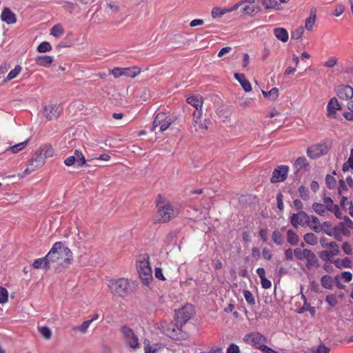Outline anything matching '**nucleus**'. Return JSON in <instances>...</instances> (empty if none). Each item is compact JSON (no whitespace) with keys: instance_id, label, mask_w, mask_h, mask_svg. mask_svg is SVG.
Wrapping results in <instances>:
<instances>
[{"instance_id":"f257e3e1","label":"nucleus","mask_w":353,"mask_h":353,"mask_svg":"<svg viewBox=\"0 0 353 353\" xmlns=\"http://www.w3.org/2000/svg\"><path fill=\"white\" fill-rule=\"evenodd\" d=\"M157 211L155 221L159 223H166L175 219L179 214V208L172 206L168 199L161 194H158L155 201Z\"/></svg>"},{"instance_id":"f03ea898","label":"nucleus","mask_w":353,"mask_h":353,"mask_svg":"<svg viewBox=\"0 0 353 353\" xmlns=\"http://www.w3.org/2000/svg\"><path fill=\"white\" fill-rule=\"evenodd\" d=\"M150 256L148 254H139L136 261V268L139 274V277L145 285L151 283L152 277V271L150 265Z\"/></svg>"},{"instance_id":"7ed1b4c3","label":"nucleus","mask_w":353,"mask_h":353,"mask_svg":"<svg viewBox=\"0 0 353 353\" xmlns=\"http://www.w3.org/2000/svg\"><path fill=\"white\" fill-rule=\"evenodd\" d=\"M108 288L114 296L125 297L130 294L131 285L128 279H111L108 281Z\"/></svg>"},{"instance_id":"20e7f679","label":"nucleus","mask_w":353,"mask_h":353,"mask_svg":"<svg viewBox=\"0 0 353 353\" xmlns=\"http://www.w3.org/2000/svg\"><path fill=\"white\" fill-rule=\"evenodd\" d=\"M332 141L325 140L320 143L310 145L307 149V157L317 159L327 154L332 145Z\"/></svg>"},{"instance_id":"39448f33","label":"nucleus","mask_w":353,"mask_h":353,"mask_svg":"<svg viewBox=\"0 0 353 353\" xmlns=\"http://www.w3.org/2000/svg\"><path fill=\"white\" fill-rule=\"evenodd\" d=\"M61 250H63V252ZM62 252H64L66 255L72 254L70 248H63V244L60 241H57L54 244L48 254H46L48 265L50 266V263H59Z\"/></svg>"},{"instance_id":"423d86ee","label":"nucleus","mask_w":353,"mask_h":353,"mask_svg":"<svg viewBox=\"0 0 353 353\" xmlns=\"http://www.w3.org/2000/svg\"><path fill=\"white\" fill-rule=\"evenodd\" d=\"M121 332L123 336L125 345L133 350L139 348L140 342L139 337L135 332H133L132 328L128 327V325H123L121 328Z\"/></svg>"},{"instance_id":"0eeeda50","label":"nucleus","mask_w":353,"mask_h":353,"mask_svg":"<svg viewBox=\"0 0 353 353\" xmlns=\"http://www.w3.org/2000/svg\"><path fill=\"white\" fill-rule=\"evenodd\" d=\"M173 120L168 117L166 114L162 113V112H159L155 115L153 120L152 131H154L155 128L159 126L160 132H163L167 130L169 127L171 126Z\"/></svg>"},{"instance_id":"6e6552de","label":"nucleus","mask_w":353,"mask_h":353,"mask_svg":"<svg viewBox=\"0 0 353 353\" xmlns=\"http://www.w3.org/2000/svg\"><path fill=\"white\" fill-rule=\"evenodd\" d=\"M243 340L247 344L254 346L260 350L263 349V345L266 341L265 336L259 332L248 333L244 336Z\"/></svg>"},{"instance_id":"1a4fd4ad","label":"nucleus","mask_w":353,"mask_h":353,"mask_svg":"<svg viewBox=\"0 0 353 353\" xmlns=\"http://www.w3.org/2000/svg\"><path fill=\"white\" fill-rule=\"evenodd\" d=\"M141 73L140 68L138 66H132V68H114L111 70V74L115 78L120 77H127L130 78H134L137 75Z\"/></svg>"},{"instance_id":"9d476101","label":"nucleus","mask_w":353,"mask_h":353,"mask_svg":"<svg viewBox=\"0 0 353 353\" xmlns=\"http://www.w3.org/2000/svg\"><path fill=\"white\" fill-rule=\"evenodd\" d=\"M194 313V307L192 304H185L175 313V319L178 323L185 324L191 319Z\"/></svg>"},{"instance_id":"9b49d317","label":"nucleus","mask_w":353,"mask_h":353,"mask_svg":"<svg viewBox=\"0 0 353 353\" xmlns=\"http://www.w3.org/2000/svg\"><path fill=\"white\" fill-rule=\"evenodd\" d=\"M208 120L203 121V110H195L192 113V125L197 132H205L208 129Z\"/></svg>"},{"instance_id":"f8f14e48","label":"nucleus","mask_w":353,"mask_h":353,"mask_svg":"<svg viewBox=\"0 0 353 353\" xmlns=\"http://www.w3.org/2000/svg\"><path fill=\"white\" fill-rule=\"evenodd\" d=\"M290 171V167L287 165H280L272 171V176L270 179L272 183L283 182L286 179Z\"/></svg>"},{"instance_id":"ddd939ff","label":"nucleus","mask_w":353,"mask_h":353,"mask_svg":"<svg viewBox=\"0 0 353 353\" xmlns=\"http://www.w3.org/2000/svg\"><path fill=\"white\" fill-rule=\"evenodd\" d=\"M44 164L45 157L41 156L39 150L34 157H32L31 161L29 162V164L25 169L24 172L26 174H30L32 171H34V170L38 169V168L41 167Z\"/></svg>"},{"instance_id":"4468645a","label":"nucleus","mask_w":353,"mask_h":353,"mask_svg":"<svg viewBox=\"0 0 353 353\" xmlns=\"http://www.w3.org/2000/svg\"><path fill=\"white\" fill-rule=\"evenodd\" d=\"M63 112V108L58 105H49L44 108L43 114L48 120L57 119Z\"/></svg>"},{"instance_id":"2eb2a0df","label":"nucleus","mask_w":353,"mask_h":353,"mask_svg":"<svg viewBox=\"0 0 353 353\" xmlns=\"http://www.w3.org/2000/svg\"><path fill=\"white\" fill-rule=\"evenodd\" d=\"M325 234L328 236H334L337 241H342L343 236H349L350 232H347V228H344L341 222L334 227L332 230L325 231Z\"/></svg>"},{"instance_id":"dca6fc26","label":"nucleus","mask_w":353,"mask_h":353,"mask_svg":"<svg viewBox=\"0 0 353 353\" xmlns=\"http://www.w3.org/2000/svg\"><path fill=\"white\" fill-rule=\"evenodd\" d=\"M323 203L325 204V208L327 210L334 213V214L335 215V216L337 219H342L343 212H342L341 210L340 209L339 206L333 202V200L332 198L324 197Z\"/></svg>"},{"instance_id":"f3484780","label":"nucleus","mask_w":353,"mask_h":353,"mask_svg":"<svg viewBox=\"0 0 353 353\" xmlns=\"http://www.w3.org/2000/svg\"><path fill=\"white\" fill-rule=\"evenodd\" d=\"M330 250L327 251V250H325V251H321L318 253L319 258L321 261H330L332 262L334 261L333 257L335 255H337L340 253V249L339 245L336 243L335 248H329Z\"/></svg>"},{"instance_id":"a211bd4d","label":"nucleus","mask_w":353,"mask_h":353,"mask_svg":"<svg viewBox=\"0 0 353 353\" xmlns=\"http://www.w3.org/2000/svg\"><path fill=\"white\" fill-rule=\"evenodd\" d=\"M341 108V104L339 103L338 99L335 97H332L329 101L327 105V116L329 118L336 119V110H339Z\"/></svg>"},{"instance_id":"6ab92c4d","label":"nucleus","mask_w":353,"mask_h":353,"mask_svg":"<svg viewBox=\"0 0 353 353\" xmlns=\"http://www.w3.org/2000/svg\"><path fill=\"white\" fill-rule=\"evenodd\" d=\"M182 325H179L176 324H170L167 328L166 334L168 336L174 339V340H179L183 337V333L182 332Z\"/></svg>"},{"instance_id":"aec40b11","label":"nucleus","mask_w":353,"mask_h":353,"mask_svg":"<svg viewBox=\"0 0 353 353\" xmlns=\"http://www.w3.org/2000/svg\"><path fill=\"white\" fill-rule=\"evenodd\" d=\"M337 95L340 99L348 100L353 97V88L350 85H339L337 90Z\"/></svg>"},{"instance_id":"412c9836","label":"nucleus","mask_w":353,"mask_h":353,"mask_svg":"<svg viewBox=\"0 0 353 353\" xmlns=\"http://www.w3.org/2000/svg\"><path fill=\"white\" fill-rule=\"evenodd\" d=\"M1 19L3 22L7 23L8 24H12L17 22L15 14H14L10 9L8 8V7L3 9L1 14Z\"/></svg>"},{"instance_id":"4be33fe9","label":"nucleus","mask_w":353,"mask_h":353,"mask_svg":"<svg viewBox=\"0 0 353 353\" xmlns=\"http://www.w3.org/2000/svg\"><path fill=\"white\" fill-rule=\"evenodd\" d=\"M187 103L196 108V110H203V98L201 95H192L186 99Z\"/></svg>"},{"instance_id":"5701e85b","label":"nucleus","mask_w":353,"mask_h":353,"mask_svg":"<svg viewBox=\"0 0 353 353\" xmlns=\"http://www.w3.org/2000/svg\"><path fill=\"white\" fill-rule=\"evenodd\" d=\"M308 217L306 212L301 211L297 214H294L290 217V223L294 228H297L298 225H302L303 221Z\"/></svg>"},{"instance_id":"b1692460","label":"nucleus","mask_w":353,"mask_h":353,"mask_svg":"<svg viewBox=\"0 0 353 353\" xmlns=\"http://www.w3.org/2000/svg\"><path fill=\"white\" fill-rule=\"evenodd\" d=\"M273 34L276 39L283 43H287L289 39V34L286 28H275L273 29Z\"/></svg>"},{"instance_id":"393cba45","label":"nucleus","mask_w":353,"mask_h":353,"mask_svg":"<svg viewBox=\"0 0 353 353\" xmlns=\"http://www.w3.org/2000/svg\"><path fill=\"white\" fill-rule=\"evenodd\" d=\"M305 259L307 261L305 265L307 269H311L312 267L318 268L319 266L318 259L315 253L312 252L311 250L307 249Z\"/></svg>"},{"instance_id":"a878e982","label":"nucleus","mask_w":353,"mask_h":353,"mask_svg":"<svg viewBox=\"0 0 353 353\" xmlns=\"http://www.w3.org/2000/svg\"><path fill=\"white\" fill-rule=\"evenodd\" d=\"M234 78L239 81L242 86L243 89L245 92H250L252 90V85L246 79L244 74L242 73H234Z\"/></svg>"},{"instance_id":"bb28decb","label":"nucleus","mask_w":353,"mask_h":353,"mask_svg":"<svg viewBox=\"0 0 353 353\" xmlns=\"http://www.w3.org/2000/svg\"><path fill=\"white\" fill-rule=\"evenodd\" d=\"M316 13L317 10L315 7H312L310 9V16L306 19L305 23V28L307 30H312V28L314 27L316 19Z\"/></svg>"},{"instance_id":"cd10ccee","label":"nucleus","mask_w":353,"mask_h":353,"mask_svg":"<svg viewBox=\"0 0 353 353\" xmlns=\"http://www.w3.org/2000/svg\"><path fill=\"white\" fill-rule=\"evenodd\" d=\"M306 221L307 223V226L315 232H319L321 231V225L320 224L317 216H312L310 219L307 216V220Z\"/></svg>"},{"instance_id":"c85d7f7f","label":"nucleus","mask_w":353,"mask_h":353,"mask_svg":"<svg viewBox=\"0 0 353 353\" xmlns=\"http://www.w3.org/2000/svg\"><path fill=\"white\" fill-rule=\"evenodd\" d=\"M265 10H277L282 9L279 2L276 0H259Z\"/></svg>"},{"instance_id":"c756f323","label":"nucleus","mask_w":353,"mask_h":353,"mask_svg":"<svg viewBox=\"0 0 353 353\" xmlns=\"http://www.w3.org/2000/svg\"><path fill=\"white\" fill-rule=\"evenodd\" d=\"M52 61L53 57L52 56L43 55L35 58L36 64L41 66L48 67L52 64Z\"/></svg>"},{"instance_id":"7c9ffc66","label":"nucleus","mask_w":353,"mask_h":353,"mask_svg":"<svg viewBox=\"0 0 353 353\" xmlns=\"http://www.w3.org/2000/svg\"><path fill=\"white\" fill-rule=\"evenodd\" d=\"M309 165L310 164L306 157H299L294 163V168L296 169V171H299L303 169H307Z\"/></svg>"},{"instance_id":"2f4dec72","label":"nucleus","mask_w":353,"mask_h":353,"mask_svg":"<svg viewBox=\"0 0 353 353\" xmlns=\"http://www.w3.org/2000/svg\"><path fill=\"white\" fill-rule=\"evenodd\" d=\"M332 263L339 269H343V268H352V262L348 257L343 258L342 260H341L340 258L335 259Z\"/></svg>"},{"instance_id":"473e14b6","label":"nucleus","mask_w":353,"mask_h":353,"mask_svg":"<svg viewBox=\"0 0 353 353\" xmlns=\"http://www.w3.org/2000/svg\"><path fill=\"white\" fill-rule=\"evenodd\" d=\"M32 267L34 269L48 270L49 269V264H48L47 256H46L45 257H41V258L37 259L34 261V263L32 264Z\"/></svg>"},{"instance_id":"72a5a7b5","label":"nucleus","mask_w":353,"mask_h":353,"mask_svg":"<svg viewBox=\"0 0 353 353\" xmlns=\"http://www.w3.org/2000/svg\"><path fill=\"white\" fill-rule=\"evenodd\" d=\"M287 241L292 245H296L299 241V237L294 231L290 229L286 232Z\"/></svg>"},{"instance_id":"f704fd0d","label":"nucleus","mask_w":353,"mask_h":353,"mask_svg":"<svg viewBox=\"0 0 353 353\" xmlns=\"http://www.w3.org/2000/svg\"><path fill=\"white\" fill-rule=\"evenodd\" d=\"M243 13L247 15H255L261 11L258 6L245 5L242 8Z\"/></svg>"},{"instance_id":"c9c22d12","label":"nucleus","mask_w":353,"mask_h":353,"mask_svg":"<svg viewBox=\"0 0 353 353\" xmlns=\"http://www.w3.org/2000/svg\"><path fill=\"white\" fill-rule=\"evenodd\" d=\"M39 152L41 154V156L45 157V161L46 158L53 157L54 150L52 145H43L40 148Z\"/></svg>"},{"instance_id":"e433bc0d","label":"nucleus","mask_w":353,"mask_h":353,"mask_svg":"<svg viewBox=\"0 0 353 353\" xmlns=\"http://www.w3.org/2000/svg\"><path fill=\"white\" fill-rule=\"evenodd\" d=\"M21 72V67L19 65H15L14 68L10 70L6 77L4 79V82H8L11 81V79H14Z\"/></svg>"},{"instance_id":"4c0bfd02","label":"nucleus","mask_w":353,"mask_h":353,"mask_svg":"<svg viewBox=\"0 0 353 353\" xmlns=\"http://www.w3.org/2000/svg\"><path fill=\"white\" fill-rule=\"evenodd\" d=\"M321 286L327 289H332L334 279L329 274L323 275L321 279Z\"/></svg>"},{"instance_id":"58836bf2","label":"nucleus","mask_w":353,"mask_h":353,"mask_svg":"<svg viewBox=\"0 0 353 353\" xmlns=\"http://www.w3.org/2000/svg\"><path fill=\"white\" fill-rule=\"evenodd\" d=\"M28 143V140H26L24 141H21L19 143L15 144L14 145H11L10 147L7 148V152H10L12 153H17L20 152V150L24 149Z\"/></svg>"},{"instance_id":"ea45409f","label":"nucleus","mask_w":353,"mask_h":353,"mask_svg":"<svg viewBox=\"0 0 353 353\" xmlns=\"http://www.w3.org/2000/svg\"><path fill=\"white\" fill-rule=\"evenodd\" d=\"M305 242L311 245L318 244V237L312 232H307L303 236Z\"/></svg>"},{"instance_id":"a19ab883","label":"nucleus","mask_w":353,"mask_h":353,"mask_svg":"<svg viewBox=\"0 0 353 353\" xmlns=\"http://www.w3.org/2000/svg\"><path fill=\"white\" fill-rule=\"evenodd\" d=\"M74 154L76 155V162L78 167H82L86 165V160L80 150H74Z\"/></svg>"},{"instance_id":"79ce46f5","label":"nucleus","mask_w":353,"mask_h":353,"mask_svg":"<svg viewBox=\"0 0 353 353\" xmlns=\"http://www.w3.org/2000/svg\"><path fill=\"white\" fill-rule=\"evenodd\" d=\"M63 28L60 23L55 24L50 30V34L55 37H59L61 35H63Z\"/></svg>"},{"instance_id":"37998d69","label":"nucleus","mask_w":353,"mask_h":353,"mask_svg":"<svg viewBox=\"0 0 353 353\" xmlns=\"http://www.w3.org/2000/svg\"><path fill=\"white\" fill-rule=\"evenodd\" d=\"M349 169H353V148L350 150L348 160L342 166V170L344 172L349 170Z\"/></svg>"},{"instance_id":"c03bdc74","label":"nucleus","mask_w":353,"mask_h":353,"mask_svg":"<svg viewBox=\"0 0 353 353\" xmlns=\"http://www.w3.org/2000/svg\"><path fill=\"white\" fill-rule=\"evenodd\" d=\"M228 13L227 8L221 9L220 7H213L212 9L211 14L213 19L217 18V17H222L225 14Z\"/></svg>"},{"instance_id":"a18cd8bd","label":"nucleus","mask_w":353,"mask_h":353,"mask_svg":"<svg viewBox=\"0 0 353 353\" xmlns=\"http://www.w3.org/2000/svg\"><path fill=\"white\" fill-rule=\"evenodd\" d=\"M304 33V28L302 26L295 28L291 32V37L292 39L298 40L302 38Z\"/></svg>"},{"instance_id":"49530a36","label":"nucleus","mask_w":353,"mask_h":353,"mask_svg":"<svg viewBox=\"0 0 353 353\" xmlns=\"http://www.w3.org/2000/svg\"><path fill=\"white\" fill-rule=\"evenodd\" d=\"M312 208L315 212L317 213V214L323 216L325 214V204L320 203H314L312 205Z\"/></svg>"},{"instance_id":"de8ad7c7","label":"nucleus","mask_w":353,"mask_h":353,"mask_svg":"<svg viewBox=\"0 0 353 353\" xmlns=\"http://www.w3.org/2000/svg\"><path fill=\"white\" fill-rule=\"evenodd\" d=\"M311 353H330V348L323 344L319 345L316 347L310 349Z\"/></svg>"},{"instance_id":"09e8293b","label":"nucleus","mask_w":353,"mask_h":353,"mask_svg":"<svg viewBox=\"0 0 353 353\" xmlns=\"http://www.w3.org/2000/svg\"><path fill=\"white\" fill-rule=\"evenodd\" d=\"M272 239L274 243L279 245H283L284 241L283 235L279 231L273 232Z\"/></svg>"},{"instance_id":"8fccbe9b","label":"nucleus","mask_w":353,"mask_h":353,"mask_svg":"<svg viewBox=\"0 0 353 353\" xmlns=\"http://www.w3.org/2000/svg\"><path fill=\"white\" fill-rule=\"evenodd\" d=\"M307 252L308 249L296 248L294 250V255L296 259L302 261V259H305Z\"/></svg>"},{"instance_id":"3c124183","label":"nucleus","mask_w":353,"mask_h":353,"mask_svg":"<svg viewBox=\"0 0 353 353\" xmlns=\"http://www.w3.org/2000/svg\"><path fill=\"white\" fill-rule=\"evenodd\" d=\"M92 323V321L88 320L84 321L82 324L80 325H78L77 327L74 328V330H77L78 332H80L81 333H85L88 332V330Z\"/></svg>"},{"instance_id":"603ef678","label":"nucleus","mask_w":353,"mask_h":353,"mask_svg":"<svg viewBox=\"0 0 353 353\" xmlns=\"http://www.w3.org/2000/svg\"><path fill=\"white\" fill-rule=\"evenodd\" d=\"M243 295L244 299L249 305H254L256 303V300L254 299V296L252 295V292L249 290H244Z\"/></svg>"},{"instance_id":"864d4df0","label":"nucleus","mask_w":353,"mask_h":353,"mask_svg":"<svg viewBox=\"0 0 353 353\" xmlns=\"http://www.w3.org/2000/svg\"><path fill=\"white\" fill-rule=\"evenodd\" d=\"M299 194L301 199L303 200H307L310 196V192L308 190V188L301 185L299 188Z\"/></svg>"},{"instance_id":"5fc2aeb1","label":"nucleus","mask_w":353,"mask_h":353,"mask_svg":"<svg viewBox=\"0 0 353 353\" xmlns=\"http://www.w3.org/2000/svg\"><path fill=\"white\" fill-rule=\"evenodd\" d=\"M52 49V46L49 42H42L37 47V51L39 52H49Z\"/></svg>"},{"instance_id":"6e6d98bb","label":"nucleus","mask_w":353,"mask_h":353,"mask_svg":"<svg viewBox=\"0 0 353 353\" xmlns=\"http://www.w3.org/2000/svg\"><path fill=\"white\" fill-rule=\"evenodd\" d=\"M39 331L41 336L46 339H50L52 336V332L50 328L46 327V325H43V327H39Z\"/></svg>"},{"instance_id":"4d7b16f0","label":"nucleus","mask_w":353,"mask_h":353,"mask_svg":"<svg viewBox=\"0 0 353 353\" xmlns=\"http://www.w3.org/2000/svg\"><path fill=\"white\" fill-rule=\"evenodd\" d=\"M320 243L322 248H335L336 241H330L328 243L327 239L325 237H321L320 239Z\"/></svg>"},{"instance_id":"13d9d810","label":"nucleus","mask_w":353,"mask_h":353,"mask_svg":"<svg viewBox=\"0 0 353 353\" xmlns=\"http://www.w3.org/2000/svg\"><path fill=\"white\" fill-rule=\"evenodd\" d=\"M346 191H347L346 182L343 181V179H340L339 186L338 188V194L339 196H343V194H344L345 192Z\"/></svg>"},{"instance_id":"bf43d9fd","label":"nucleus","mask_w":353,"mask_h":353,"mask_svg":"<svg viewBox=\"0 0 353 353\" xmlns=\"http://www.w3.org/2000/svg\"><path fill=\"white\" fill-rule=\"evenodd\" d=\"M8 292L6 288L0 287V303H4L8 301Z\"/></svg>"},{"instance_id":"052dcab7","label":"nucleus","mask_w":353,"mask_h":353,"mask_svg":"<svg viewBox=\"0 0 353 353\" xmlns=\"http://www.w3.org/2000/svg\"><path fill=\"white\" fill-rule=\"evenodd\" d=\"M143 344L145 353H154L157 351V349L154 348L153 346L151 345L149 340L145 339L143 341Z\"/></svg>"},{"instance_id":"680f3d73","label":"nucleus","mask_w":353,"mask_h":353,"mask_svg":"<svg viewBox=\"0 0 353 353\" xmlns=\"http://www.w3.org/2000/svg\"><path fill=\"white\" fill-rule=\"evenodd\" d=\"M325 183L329 188H334L336 183V179L332 175L327 174L325 177Z\"/></svg>"},{"instance_id":"e2e57ef3","label":"nucleus","mask_w":353,"mask_h":353,"mask_svg":"<svg viewBox=\"0 0 353 353\" xmlns=\"http://www.w3.org/2000/svg\"><path fill=\"white\" fill-rule=\"evenodd\" d=\"M325 301L330 305L332 307H334L338 303V300L336 299V295L334 294H328L325 297Z\"/></svg>"},{"instance_id":"0e129e2a","label":"nucleus","mask_w":353,"mask_h":353,"mask_svg":"<svg viewBox=\"0 0 353 353\" xmlns=\"http://www.w3.org/2000/svg\"><path fill=\"white\" fill-rule=\"evenodd\" d=\"M338 58L336 57H330L328 58L327 61L325 62L324 65L327 67L328 68H332L334 65L337 64Z\"/></svg>"},{"instance_id":"69168bd1","label":"nucleus","mask_w":353,"mask_h":353,"mask_svg":"<svg viewBox=\"0 0 353 353\" xmlns=\"http://www.w3.org/2000/svg\"><path fill=\"white\" fill-rule=\"evenodd\" d=\"M340 277L343 279L346 283H349L353 279V274L350 271H343L341 274H339Z\"/></svg>"},{"instance_id":"338daca9","label":"nucleus","mask_w":353,"mask_h":353,"mask_svg":"<svg viewBox=\"0 0 353 353\" xmlns=\"http://www.w3.org/2000/svg\"><path fill=\"white\" fill-rule=\"evenodd\" d=\"M344 11H345V6L343 4H341V3H339V4L335 6V9L333 12V14L336 17H339V16L341 15Z\"/></svg>"},{"instance_id":"774afa93","label":"nucleus","mask_w":353,"mask_h":353,"mask_svg":"<svg viewBox=\"0 0 353 353\" xmlns=\"http://www.w3.org/2000/svg\"><path fill=\"white\" fill-rule=\"evenodd\" d=\"M342 250L346 254H352L353 253V249L352 245L348 241H345L342 245Z\"/></svg>"}]
</instances>
